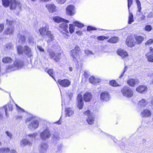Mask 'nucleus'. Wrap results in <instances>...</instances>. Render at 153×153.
Listing matches in <instances>:
<instances>
[{
  "instance_id": "1",
  "label": "nucleus",
  "mask_w": 153,
  "mask_h": 153,
  "mask_svg": "<svg viewBox=\"0 0 153 153\" xmlns=\"http://www.w3.org/2000/svg\"><path fill=\"white\" fill-rule=\"evenodd\" d=\"M2 4L5 7L10 6L11 10L20 9L22 4L18 0H2Z\"/></svg>"
},
{
  "instance_id": "2",
  "label": "nucleus",
  "mask_w": 153,
  "mask_h": 153,
  "mask_svg": "<svg viewBox=\"0 0 153 153\" xmlns=\"http://www.w3.org/2000/svg\"><path fill=\"white\" fill-rule=\"evenodd\" d=\"M16 49L17 53L19 55L24 54L29 57H30L33 56L31 48L27 45L23 46L18 45L16 47Z\"/></svg>"
},
{
  "instance_id": "3",
  "label": "nucleus",
  "mask_w": 153,
  "mask_h": 153,
  "mask_svg": "<svg viewBox=\"0 0 153 153\" xmlns=\"http://www.w3.org/2000/svg\"><path fill=\"white\" fill-rule=\"evenodd\" d=\"M48 52L51 59H53L56 62L60 61L61 58V52L55 53L53 50H48Z\"/></svg>"
},
{
  "instance_id": "4",
  "label": "nucleus",
  "mask_w": 153,
  "mask_h": 153,
  "mask_svg": "<svg viewBox=\"0 0 153 153\" xmlns=\"http://www.w3.org/2000/svg\"><path fill=\"white\" fill-rule=\"evenodd\" d=\"M81 52L80 47L78 46H76L74 49L71 50L70 52L71 55L72 56L74 60H77V58H80L79 53Z\"/></svg>"
},
{
  "instance_id": "5",
  "label": "nucleus",
  "mask_w": 153,
  "mask_h": 153,
  "mask_svg": "<svg viewBox=\"0 0 153 153\" xmlns=\"http://www.w3.org/2000/svg\"><path fill=\"white\" fill-rule=\"evenodd\" d=\"M121 92L124 96L131 97L133 96L132 90L127 86H124L121 89Z\"/></svg>"
},
{
  "instance_id": "6",
  "label": "nucleus",
  "mask_w": 153,
  "mask_h": 153,
  "mask_svg": "<svg viewBox=\"0 0 153 153\" xmlns=\"http://www.w3.org/2000/svg\"><path fill=\"white\" fill-rule=\"evenodd\" d=\"M126 44L128 47L132 48L135 46L136 44L133 34L128 36L126 39Z\"/></svg>"
},
{
  "instance_id": "7",
  "label": "nucleus",
  "mask_w": 153,
  "mask_h": 153,
  "mask_svg": "<svg viewBox=\"0 0 153 153\" xmlns=\"http://www.w3.org/2000/svg\"><path fill=\"white\" fill-rule=\"evenodd\" d=\"M56 83L58 85L63 88L68 87L71 85V81L68 79H59L57 80Z\"/></svg>"
},
{
  "instance_id": "8",
  "label": "nucleus",
  "mask_w": 153,
  "mask_h": 153,
  "mask_svg": "<svg viewBox=\"0 0 153 153\" xmlns=\"http://www.w3.org/2000/svg\"><path fill=\"white\" fill-rule=\"evenodd\" d=\"M84 114L85 115L88 116L86 120L87 123L89 125H92L94 121V117L91 115L92 113H91L90 111L88 110L84 111Z\"/></svg>"
},
{
  "instance_id": "9",
  "label": "nucleus",
  "mask_w": 153,
  "mask_h": 153,
  "mask_svg": "<svg viewBox=\"0 0 153 153\" xmlns=\"http://www.w3.org/2000/svg\"><path fill=\"white\" fill-rule=\"evenodd\" d=\"M75 8L73 5H68L66 8V13L68 16H73L75 13Z\"/></svg>"
},
{
  "instance_id": "10",
  "label": "nucleus",
  "mask_w": 153,
  "mask_h": 153,
  "mask_svg": "<svg viewBox=\"0 0 153 153\" xmlns=\"http://www.w3.org/2000/svg\"><path fill=\"white\" fill-rule=\"evenodd\" d=\"M76 106L80 110L82 109L84 106V102L83 101L82 96L81 94H79L77 98Z\"/></svg>"
},
{
  "instance_id": "11",
  "label": "nucleus",
  "mask_w": 153,
  "mask_h": 153,
  "mask_svg": "<svg viewBox=\"0 0 153 153\" xmlns=\"http://www.w3.org/2000/svg\"><path fill=\"white\" fill-rule=\"evenodd\" d=\"M51 134L48 129H45L40 134V137L42 140H46L51 137Z\"/></svg>"
},
{
  "instance_id": "12",
  "label": "nucleus",
  "mask_w": 153,
  "mask_h": 153,
  "mask_svg": "<svg viewBox=\"0 0 153 153\" xmlns=\"http://www.w3.org/2000/svg\"><path fill=\"white\" fill-rule=\"evenodd\" d=\"M45 6L49 12L50 13H53L57 11L56 7L54 4H47Z\"/></svg>"
},
{
  "instance_id": "13",
  "label": "nucleus",
  "mask_w": 153,
  "mask_h": 153,
  "mask_svg": "<svg viewBox=\"0 0 153 153\" xmlns=\"http://www.w3.org/2000/svg\"><path fill=\"white\" fill-rule=\"evenodd\" d=\"M110 97L109 94L107 91L102 92L100 94V98L102 101H107L109 100Z\"/></svg>"
},
{
  "instance_id": "14",
  "label": "nucleus",
  "mask_w": 153,
  "mask_h": 153,
  "mask_svg": "<svg viewBox=\"0 0 153 153\" xmlns=\"http://www.w3.org/2000/svg\"><path fill=\"white\" fill-rule=\"evenodd\" d=\"M133 36L135 40V44L140 45L144 40V37L141 36L134 34Z\"/></svg>"
},
{
  "instance_id": "15",
  "label": "nucleus",
  "mask_w": 153,
  "mask_h": 153,
  "mask_svg": "<svg viewBox=\"0 0 153 153\" xmlns=\"http://www.w3.org/2000/svg\"><path fill=\"white\" fill-rule=\"evenodd\" d=\"M147 89L146 86L144 85H140L137 87L136 90L138 93H143L146 92Z\"/></svg>"
},
{
  "instance_id": "16",
  "label": "nucleus",
  "mask_w": 153,
  "mask_h": 153,
  "mask_svg": "<svg viewBox=\"0 0 153 153\" xmlns=\"http://www.w3.org/2000/svg\"><path fill=\"white\" fill-rule=\"evenodd\" d=\"M66 23H65L63 22L59 25V27L62 33L64 32L68 33H69V31L68 30V25Z\"/></svg>"
},
{
  "instance_id": "17",
  "label": "nucleus",
  "mask_w": 153,
  "mask_h": 153,
  "mask_svg": "<svg viewBox=\"0 0 153 153\" xmlns=\"http://www.w3.org/2000/svg\"><path fill=\"white\" fill-rule=\"evenodd\" d=\"M83 99L86 102H89L92 97L91 93L88 92H86L83 95Z\"/></svg>"
},
{
  "instance_id": "18",
  "label": "nucleus",
  "mask_w": 153,
  "mask_h": 153,
  "mask_svg": "<svg viewBox=\"0 0 153 153\" xmlns=\"http://www.w3.org/2000/svg\"><path fill=\"white\" fill-rule=\"evenodd\" d=\"M9 152L10 153H17L15 150L12 149L10 150L8 147H3L0 149V153H8Z\"/></svg>"
},
{
  "instance_id": "19",
  "label": "nucleus",
  "mask_w": 153,
  "mask_h": 153,
  "mask_svg": "<svg viewBox=\"0 0 153 153\" xmlns=\"http://www.w3.org/2000/svg\"><path fill=\"white\" fill-rule=\"evenodd\" d=\"M53 21L59 23L60 22H64L68 23L69 21L68 20H65L59 16H55L53 17Z\"/></svg>"
},
{
  "instance_id": "20",
  "label": "nucleus",
  "mask_w": 153,
  "mask_h": 153,
  "mask_svg": "<svg viewBox=\"0 0 153 153\" xmlns=\"http://www.w3.org/2000/svg\"><path fill=\"white\" fill-rule=\"evenodd\" d=\"M4 107L5 112V115L7 117H8L9 115L7 112V108H8V110L10 111H12L13 108V105L10 103H7L6 105H4Z\"/></svg>"
},
{
  "instance_id": "21",
  "label": "nucleus",
  "mask_w": 153,
  "mask_h": 153,
  "mask_svg": "<svg viewBox=\"0 0 153 153\" xmlns=\"http://www.w3.org/2000/svg\"><path fill=\"white\" fill-rule=\"evenodd\" d=\"M118 55L121 56L122 58H125L128 56V53L125 50L121 49H118L117 51Z\"/></svg>"
},
{
  "instance_id": "22",
  "label": "nucleus",
  "mask_w": 153,
  "mask_h": 153,
  "mask_svg": "<svg viewBox=\"0 0 153 153\" xmlns=\"http://www.w3.org/2000/svg\"><path fill=\"white\" fill-rule=\"evenodd\" d=\"M49 28L47 26L42 27L39 29V32L40 34L42 36L47 35V33L48 31H50L49 30Z\"/></svg>"
},
{
  "instance_id": "23",
  "label": "nucleus",
  "mask_w": 153,
  "mask_h": 153,
  "mask_svg": "<svg viewBox=\"0 0 153 153\" xmlns=\"http://www.w3.org/2000/svg\"><path fill=\"white\" fill-rule=\"evenodd\" d=\"M119 40V38L118 37L114 36L108 39L107 40V42L109 43L114 44L118 42Z\"/></svg>"
},
{
  "instance_id": "24",
  "label": "nucleus",
  "mask_w": 153,
  "mask_h": 153,
  "mask_svg": "<svg viewBox=\"0 0 153 153\" xmlns=\"http://www.w3.org/2000/svg\"><path fill=\"white\" fill-rule=\"evenodd\" d=\"M12 59L8 56H5L3 58L2 62L4 64H10L13 62Z\"/></svg>"
},
{
  "instance_id": "25",
  "label": "nucleus",
  "mask_w": 153,
  "mask_h": 153,
  "mask_svg": "<svg viewBox=\"0 0 153 153\" xmlns=\"http://www.w3.org/2000/svg\"><path fill=\"white\" fill-rule=\"evenodd\" d=\"M47 36L48 37V39L47 42L48 43L53 41L54 37L53 35L51 34V31H48L47 33Z\"/></svg>"
},
{
  "instance_id": "26",
  "label": "nucleus",
  "mask_w": 153,
  "mask_h": 153,
  "mask_svg": "<svg viewBox=\"0 0 153 153\" xmlns=\"http://www.w3.org/2000/svg\"><path fill=\"white\" fill-rule=\"evenodd\" d=\"M141 114L143 117H148L151 115V111L147 109L144 110L141 112Z\"/></svg>"
},
{
  "instance_id": "27",
  "label": "nucleus",
  "mask_w": 153,
  "mask_h": 153,
  "mask_svg": "<svg viewBox=\"0 0 153 153\" xmlns=\"http://www.w3.org/2000/svg\"><path fill=\"white\" fill-rule=\"evenodd\" d=\"M31 144V142L26 139L22 140L20 143V145L22 146H25L27 145L30 146Z\"/></svg>"
},
{
  "instance_id": "28",
  "label": "nucleus",
  "mask_w": 153,
  "mask_h": 153,
  "mask_svg": "<svg viewBox=\"0 0 153 153\" xmlns=\"http://www.w3.org/2000/svg\"><path fill=\"white\" fill-rule=\"evenodd\" d=\"M23 62L19 61L18 60H16L13 62V65L14 67H16L18 68L21 67L23 66Z\"/></svg>"
},
{
  "instance_id": "29",
  "label": "nucleus",
  "mask_w": 153,
  "mask_h": 153,
  "mask_svg": "<svg viewBox=\"0 0 153 153\" xmlns=\"http://www.w3.org/2000/svg\"><path fill=\"white\" fill-rule=\"evenodd\" d=\"M127 83L130 86L133 87L136 84V81L134 79L130 78L128 80Z\"/></svg>"
},
{
  "instance_id": "30",
  "label": "nucleus",
  "mask_w": 153,
  "mask_h": 153,
  "mask_svg": "<svg viewBox=\"0 0 153 153\" xmlns=\"http://www.w3.org/2000/svg\"><path fill=\"white\" fill-rule=\"evenodd\" d=\"M39 122L37 120H34L30 124L29 126L34 129L37 128L39 126Z\"/></svg>"
},
{
  "instance_id": "31",
  "label": "nucleus",
  "mask_w": 153,
  "mask_h": 153,
  "mask_svg": "<svg viewBox=\"0 0 153 153\" xmlns=\"http://www.w3.org/2000/svg\"><path fill=\"white\" fill-rule=\"evenodd\" d=\"M145 56L149 62H153V53L149 54V53H147L146 54Z\"/></svg>"
},
{
  "instance_id": "32",
  "label": "nucleus",
  "mask_w": 153,
  "mask_h": 153,
  "mask_svg": "<svg viewBox=\"0 0 153 153\" xmlns=\"http://www.w3.org/2000/svg\"><path fill=\"white\" fill-rule=\"evenodd\" d=\"M48 147V146L47 143H42L40 146V151H46Z\"/></svg>"
},
{
  "instance_id": "33",
  "label": "nucleus",
  "mask_w": 153,
  "mask_h": 153,
  "mask_svg": "<svg viewBox=\"0 0 153 153\" xmlns=\"http://www.w3.org/2000/svg\"><path fill=\"white\" fill-rule=\"evenodd\" d=\"M47 73L48 74L51 76L55 81H56L55 78V72L52 69H48Z\"/></svg>"
},
{
  "instance_id": "34",
  "label": "nucleus",
  "mask_w": 153,
  "mask_h": 153,
  "mask_svg": "<svg viewBox=\"0 0 153 153\" xmlns=\"http://www.w3.org/2000/svg\"><path fill=\"white\" fill-rule=\"evenodd\" d=\"M147 104V101L144 99H142L141 100L139 101L138 103L139 105L143 107L146 106Z\"/></svg>"
},
{
  "instance_id": "35",
  "label": "nucleus",
  "mask_w": 153,
  "mask_h": 153,
  "mask_svg": "<svg viewBox=\"0 0 153 153\" xmlns=\"http://www.w3.org/2000/svg\"><path fill=\"white\" fill-rule=\"evenodd\" d=\"M109 85L113 87H118L120 86V85L114 79H112L110 81Z\"/></svg>"
},
{
  "instance_id": "36",
  "label": "nucleus",
  "mask_w": 153,
  "mask_h": 153,
  "mask_svg": "<svg viewBox=\"0 0 153 153\" xmlns=\"http://www.w3.org/2000/svg\"><path fill=\"white\" fill-rule=\"evenodd\" d=\"M14 31V27L12 28H8L4 31V33L6 34H11L13 33Z\"/></svg>"
},
{
  "instance_id": "37",
  "label": "nucleus",
  "mask_w": 153,
  "mask_h": 153,
  "mask_svg": "<svg viewBox=\"0 0 153 153\" xmlns=\"http://www.w3.org/2000/svg\"><path fill=\"white\" fill-rule=\"evenodd\" d=\"M25 36L23 35H20L19 37V42H21L22 43H24L26 42Z\"/></svg>"
},
{
  "instance_id": "38",
  "label": "nucleus",
  "mask_w": 153,
  "mask_h": 153,
  "mask_svg": "<svg viewBox=\"0 0 153 153\" xmlns=\"http://www.w3.org/2000/svg\"><path fill=\"white\" fill-rule=\"evenodd\" d=\"M74 26H76L79 28H82L84 26V25L78 21H76L73 22Z\"/></svg>"
},
{
  "instance_id": "39",
  "label": "nucleus",
  "mask_w": 153,
  "mask_h": 153,
  "mask_svg": "<svg viewBox=\"0 0 153 153\" xmlns=\"http://www.w3.org/2000/svg\"><path fill=\"white\" fill-rule=\"evenodd\" d=\"M108 39L109 37L108 36H98L97 37V39L98 41H103L104 40Z\"/></svg>"
},
{
  "instance_id": "40",
  "label": "nucleus",
  "mask_w": 153,
  "mask_h": 153,
  "mask_svg": "<svg viewBox=\"0 0 153 153\" xmlns=\"http://www.w3.org/2000/svg\"><path fill=\"white\" fill-rule=\"evenodd\" d=\"M136 2L138 8V11L140 13L141 11V4L140 1L139 0H135Z\"/></svg>"
},
{
  "instance_id": "41",
  "label": "nucleus",
  "mask_w": 153,
  "mask_h": 153,
  "mask_svg": "<svg viewBox=\"0 0 153 153\" xmlns=\"http://www.w3.org/2000/svg\"><path fill=\"white\" fill-rule=\"evenodd\" d=\"M134 19L133 18V15L132 13H129L128 17V23L131 24L134 22Z\"/></svg>"
},
{
  "instance_id": "42",
  "label": "nucleus",
  "mask_w": 153,
  "mask_h": 153,
  "mask_svg": "<svg viewBox=\"0 0 153 153\" xmlns=\"http://www.w3.org/2000/svg\"><path fill=\"white\" fill-rule=\"evenodd\" d=\"M66 114L68 116H70L73 113V111L70 108H67L66 109Z\"/></svg>"
},
{
  "instance_id": "43",
  "label": "nucleus",
  "mask_w": 153,
  "mask_h": 153,
  "mask_svg": "<svg viewBox=\"0 0 153 153\" xmlns=\"http://www.w3.org/2000/svg\"><path fill=\"white\" fill-rule=\"evenodd\" d=\"M89 82L92 84H95L96 82V79L93 76H91L89 79Z\"/></svg>"
},
{
  "instance_id": "44",
  "label": "nucleus",
  "mask_w": 153,
  "mask_h": 153,
  "mask_svg": "<svg viewBox=\"0 0 153 153\" xmlns=\"http://www.w3.org/2000/svg\"><path fill=\"white\" fill-rule=\"evenodd\" d=\"M152 30V27L150 25H147L145 26L144 28V30L147 32H149Z\"/></svg>"
},
{
  "instance_id": "45",
  "label": "nucleus",
  "mask_w": 153,
  "mask_h": 153,
  "mask_svg": "<svg viewBox=\"0 0 153 153\" xmlns=\"http://www.w3.org/2000/svg\"><path fill=\"white\" fill-rule=\"evenodd\" d=\"M75 28L74 25L72 24L69 25V30L71 33H73L74 31Z\"/></svg>"
},
{
  "instance_id": "46",
  "label": "nucleus",
  "mask_w": 153,
  "mask_h": 153,
  "mask_svg": "<svg viewBox=\"0 0 153 153\" xmlns=\"http://www.w3.org/2000/svg\"><path fill=\"white\" fill-rule=\"evenodd\" d=\"M153 44V39H150L148 40L145 43V45H150Z\"/></svg>"
},
{
  "instance_id": "47",
  "label": "nucleus",
  "mask_w": 153,
  "mask_h": 153,
  "mask_svg": "<svg viewBox=\"0 0 153 153\" xmlns=\"http://www.w3.org/2000/svg\"><path fill=\"white\" fill-rule=\"evenodd\" d=\"M128 7V10H130V8L133 4V0H127Z\"/></svg>"
},
{
  "instance_id": "48",
  "label": "nucleus",
  "mask_w": 153,
  "mask_h": 153,
  "mask_svg": "<svg viewBox=\"0 0 153 153\" xmlns=\"http://www.w3.org/2000/svg\"><path fill=\"white\" fill-rule=\"evenodd\" d=\"M96 30H97V28L91 26H88L87 27V30L88 31Z\"/></svg>"
},
{
  "instance_id": "49",
  "label": "nucleus",
  "mask_w": 153,
  "mask_h": 153,
  "mask_svg": "<svg viewBox=\"0 0 153 153\" xmlns=\"http://www.w3.org/2000/svg\"><path fill=\"white\" fill-rule=\"evenodd\" d=\"M7 24L9 26H10L12 25L14 23V21H9L8 19H7Z\"/></svg>"
},
{
  "instance_id": "50",
  "label": "nucleus",
  "mask_w": 153,
  "mask_h": 153,
  "mask_svg": "<svg viewBox=\"0 0 153 153\" xmlns=\"http://www.w3.org/2000/svg\"><path fill=\"white\" fill-rule=\"evenodd\" d=\"M67 0H56V1L59 4H63L65 3Z\"/></svg>"
},
{
  "instance_id": "51",
  "label": "nucleus",
  "mask_w": 153,
  "mask_h": 153,
  "mask_svg": "<svg viewBox=\"0 0 153 153\" xmlns=\"http://www.w3.org/2000/svg\"><path fill=\"white\" fill-rule=\"evenodd\" d=\"M4 113V111L2 109H0V120L3 118V115Z\"/></svg>"
},
{
  "instance_id": "52",
  "label": "nucleus",
  "mask_w": 153,
  "mask_h": 153,
  "mask_svg": "<svg viewBox=\"0 0 153 153\" xmlns=\"http://www.w3.org/2000/svg\"><path fill=\"white\" fill-rule=\"evenodd\" d=\"M37 133H34L33 134H30L28 135V136L29 137L35 138L37 136Z\"/></svg>"
},
{
  "instance_id": "53",
  "label": "nucleus",
  "mask_w": 153,
  "mask_h": 153,
  "mask_svg": "<svg viewBox=\"0 0 153 153\" xmlns=\"http://www.w3.org/2000/svg\"><path fill=\"white\" fill-rule=\"evenodd\" d=\"M4 29V25L3 24H0V32H2Z\"/></svg>"
},
{
  "instance_id": "54",
  "label": "nucleus",
  "mask_w": 153,
  "mask_h": 153,
  "mask_svg": "<svg viewBox=\"0 0 153 153\" xmlns=\"http://www.w3.org/2000/svg\"><path fill=\"white\" fill-rule=\"evenodd\" d=\"M6 133L7 135L10 138H11L12 136V134L10 132L8 131H6Z\"/></svg>"
},
{
  "instance_id": "55",
  "label": "nucleus",
  "mask_w": 153,
  "mask_h": 153,
  "mask_svg": "<svg viewBox=\"0 0 153 153\" xmlns=\"http://www.w3.org/2000/svg\"><path fill=\"white\" fill-rule=\"evenodd\" d=\"M13 65H8L6 67V70H9L12 69L13 68Z\"/></svg>"
},
{
  "instance_id": "56",
  "label": "nucleus",
  "mask_w": 153,
  "mask_h": 153,
  "mask_svg": "<svg viewBox=\"0 0 153 153\" xmlns=\"http://www.w3.org/2000/svg\"><path fill=\"white\" fill-rule=\"evenodd\" d=\"M153 16V13L152 12H150L147 15V17L148 18H151Z\"/></svg>"
},
{
  "instance_id": "57",
  "label": "nucleus",
  "mask_w": 153,
  "mask_h": 153,
  "mask_svg": "<svg viewBox=\"0 0 153 153\" xmlns=\"http://www.w3.org/2000/svg\"><path fill=\"white\" fill-rule=\"evenodd\" d=\"M149 53H153V48L152 47H150L149 48Z\"/></svg>"
},
{
  "instance_id": "58",
  "label": "nucleus",
  "mask_w": 153,
  "mask_h": 153,
  "mask_svg": "<svg viewBox=\"0 0 153 153\" xmlns=\"http://www.w3.org/2000/svg\"><path fill=\"white\" fill-rule=\"evenodd\" d=\"M51 0H39L40 2H46L49 1Z\"/></svg>"
},
{
  "instance_id": "59",
  "label": "nucleus",
  "mask_w": 153,
  "mask_h": 153,
  "mask_svg": "<svg viewBox=\"0 0 153 153\" xmlns=\"http://www.w3.org/2000/svg\"><path fill=\"white\" fill-rule=\"evenodd\" d=\"M38 48L39 49V50L41 52H44V50L43 49V48H42L41 46H38Z\"/></svg>"
},
{
  "instance_id": "60",
  "label": "nucleus",
  "mask_w": 153,
  "mask_h": 153,
  "mask_svg": "<svg viewBox=\"0 0 153 153\" xmlns=\"http://www.w3.org/2000/svg\"><path fill=\"white\" fill-rule=\"evenodd\" d=\"M31 120V118H27L25 120V123H27L30 122Z\"/></svg>"
},
{
  "instance_id": "61",
  "label": "nucleus",
  "mask_w": 153,
  "mask_h": 153,
  "mask_svg": "<svg viewBox=\"0 0 153 153\" xmlns=\"http://www.w3.org/2000/svg\"><path fill=\"white\" fill-rule=\"evenodd\" d=\"M146 17L144 15H143L140 18L141 20H144L145 19Z\"/></svg>"
},
{
  "instance_id": "62",
  "label": "nucleus",
  "mask_w": 153,
  "mask_h": 153,
  "mask_svg": "<svg viewBox=\"0 0 153 153\" xmlns=\"http://www.w3.org/2000/svg\"><path fill=\"white\" fill-rule=\"evenodd\" d=\"M125 72L123 71V72L121 74L120 76V78H121L124 75Z\"/></svg>"
},
{
  "instance_id": "63",
  "label": "nucleus",
  "mask_w": 153,
  "mask_h": 153,
  "mask_svg": "<svg viewBox=\"0 0 153 153\" xmlns=\"http://www.w3.org/2000/svg\"><path fill=\"white\" fill-rule=\"evenodd\" d=\"M127 69V67L126 66L124 68V70H123V71L125 72L126 71Z\"/></svg>"
},
{
  "instance_id": "64",
  "label": "nucleus",
  "mask_w": 153,
  "mask_h": 153,
  "mask_svg": "<svg viewBox=\"0 0 153 153\" xmlns=\"http://www.w3.org/2000/svg\"><path fill=\"white\" fill-rule=\"evenodd\" d=\"M87 75H87V73L86 72H85L84 74V76H85V78H86L87 77Z\"/></svg>"
}]
</instances>
